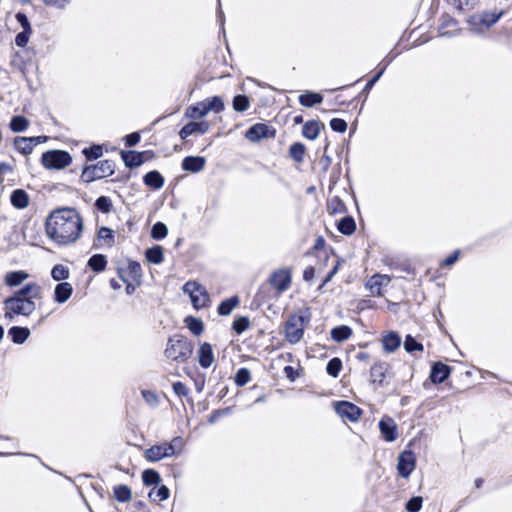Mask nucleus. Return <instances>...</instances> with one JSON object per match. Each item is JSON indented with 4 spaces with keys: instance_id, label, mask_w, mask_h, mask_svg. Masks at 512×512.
<instances>
[{
    "instance_id": "f257e3e1",
    "label": "nucleus",
    "mask_w": 512,
    "mask_h": 512,
    "mask_svg": "<svg viewBox=\"0 0 512 512\" xmlns=\"http://www.w3.org/2000/svg\"><path fill=\"white\" fill-rule=\"evenodd\" d=\"M47 236L58 245L75 243L83 231V220L74 208H59L46 219Z\"/></svg>"
},
{
    "instance_id": "f03ea898",
    "label": "nucleus",
    "mask_w": 512,
    "mask_h": 512,
    "mask_svg": "<svg viewBox=\"0 0 512 512\" xmlns=\"http://www.w3.org/2000/svg\"><path fill=\"white\" fill-rule=\"evenodd\" d=\"M193 353L192 343L182 335L169 337L164 351L165 356L173 361L186 362Z\"/></svg>"
},
{
    "instance_id": "7ed1b4c3",
    "label": "nucleus",
    "mask_w": 512,
    "mask_h": 512,
    "mask_svg": "<svg viewBox=\"0 0 512 512\" xmlns=\"http://www.w3.org/2000/svg\"><path fill=\"white\" fill-rule=\"evenodd\" d=\"M311 312L306 309L289 316L285 324V338L291 344L298 343L304 334L305 327L310 323Z\"/></svg>"
},
{
    "instance_id": "20e7f679",
    "label": "nucleus",
    "mask_w": 512,
    "mask_h": 512,
    "mask_svg": "<svg viewBox=\"0 0 512 512\" xmlns=\"http://www.w3.org/2000/svg\"><path fill=\"white\" fill-rule=\"evenodd\" d=\"M183 447V438L176 436L169 443L164 442L151 446L145 451L144 456L147 461L158 462L163 458L179 455L182 452Z\"/></svg>"
},
{
    "instance_id": "39448f33",
    "label": "nucleus",
    "mask_w": 512,
    "mask_h": 512,
    "mask_svg": "<svg viewBox=\"0 0 512 512\" xmlns=\"http://www.w3.org/2000/svg\"><path fill=\"white\" fill-rule=\"evenodd\" d=\"M3 305L5 310L4 317L9 320H12L15 315L28 317L36 310L34 301L13 294L4 299Z\"/></svg>"
},
{
    "instance_id": "423d86ee",
    "label": "nucleus",
    "mask_w": 512,
    "mask_h": 512,
    "mask_svg": "<svg viewBox=\"0 0 512 512\" xmlns=\"http://www.w3.org/2000/svg\"><path fill=\"white\" fill-rule=\"evenodd\" d=\"M114 169V161L105 159L96 164L85 166L81 173V179L83 182L91 183L95 180L111 176L114 173Z\"/></svg>"
},
{
    "instance_id": "0eeeda50",
    "label": "nucleus",
    "mask_w": 512,
    "mask_h": 512,
    "mask_svg": "<svg viewBox=\"0 0 512 512\" xmlns=\"http://www.w3.org/2000/svg\"><path fill=\"white\" fill-rule=\"evenodd\" d=\"M429 40L430 38L424 34H403L395 47L385 57L384 61L391 63L403 51L423 45Z\"/></svg>"
},
{
    "instance_id": "6e6552de",
    "label": "nucleus",
    "mask_w": 512,
    "mask_h": 512,
    "mask_svg": "<svg viewBox=\"0 0 512 512\" xmlns=\"http://www.w3.org/2000/svg\"><path fill=\"white\" fill-rule=\"evenodd\" d=\"M72 162L71 155L64 150H48L41 156V164L49 170H60Z\"/></svg>"
},
{
    "instance_id": "1a4fd4ad",
    "label": "nucleus",
    "mask_w": 512,
    "mask_h": 512,
    "mask_svg": "<svg viewBox=\"0 0 512 512\" xmlns=\"http://www.w3.org/2000/svg\"><path fill=\"white\" fill-rule=\"evenodd\" d=\"M502 15V11H480L471 15L468 23L471 29L483 31L491 28Z\"/></svg>"
},
{
    "instance_id": "9d476101",
    "label": "nucleus",
    "mask_w": 512,
    "mask_h": 512,
    "mask_svg": "<svg viewBox=\"0 0 512 512\" xmlns=\"http://www.w3.org/2000/svg\"><path fill=\"white\" fill-rule=\"evenodd\" d=\"M291 271L286 268L277 269L270 275L269 283L278 293L286 291L291 284Z\"/></svg>"
},
{
    "instance_id": "9b49d317",
    "label": "nucleus",
    "mask_w": 512,
    "mask_h": 512,
    "mask_svg": "<svg viewBox=\"0 0 512 512\" xmlns=\"http://www.w3.org/2000/svg\"><path fill=\"white\" fill-rule=\"evenodd\" d=\"M416 458L411 450H405L398 456L397 471L402 478H408L414 471Z\"/></svg>"
},
{
    "instance_id": "f8f14e48",
    "label": "nucleus",
    "mask_w": 512,
    "mask_h": 512,
    "mask_svg": "<svg viewBox=\"0 0 512 512\" xmlns=\"http://www.w3.org/2000/svg\"><path fill=\"white\" fill-rule=\"evenodd\" d=\"M274 137L275 130L265 123H256L245 132V138L251 142Z\"/></svg>"
},
{
    "instance_id": "ddd939ff",
    "label": "nucleus",
    "mask_w": 512,
    "mask_h": 512,
    "mask_svg": "<svg viewBox=\"0 0 512 512\" xmlns=\"http://www.w3.org/2000/svg\"><path fill=\"white\" fill-rule=\"evenodd\" d=\"M334 407L336 413L342 419H347L351 422L357 421L362 414V410L358 406L348 401H338Z\"/></svg>"
},
{
    "instance_id": "4468645a",
    "label": "nucleus",
    "mask_w": 512,
    "mask_h": 512,
    "mask_svg": "<svg viewBox=\"0 0 512 512\" xmlns=\"http://www.w3.org/2000/svg\"><path fill=\"white\" fill-rule=\"evenodd\" d=\"M378 426L380 433L386 442H393L397 439L398 428L393 418L384 416L379 421Z\"/></svg>"
},
{
    "instance_id": "2eb2a0df",
    "label": "nucleus",
    "mask_w": 512,
    "mask_h": 512,
    "mask_svg": "<svg viewBox=\"0 0 512 512\" xmlns=\"http://www.w3.org/2000/svg\"><path fill=\"white\" fill-rule=\"evenodd\" d=\"M391 278L388 275L375 274L371 276L365 284V287L369 290L373 296H383L382 288L389 285Z\"/></svg>"
},
{
    "instance_id": "dca6fc26",
    "label": "nucleus",
    "mask_w": 512,
    "mask_h": 512,
    "mask_svg": "<svg viewBox=\"0 0 512 512\" xmlns=\"http://www.w3.org/2000/svg\"><path fill=\"white\" fill-rule=\"evenodd\" d=\"M209 123L207 121H191L184 125L179 132L181 139L185 140L193 134H205L209 130Z\"/></svg>"
},
{
    "instance_id": "f3484780",
    "label": "nucleus",
    "mask_w": 512,
    "mask_h": 512,
    "mask_svg": "<svg viewBox=\"0 0 512 512\" xmlns=\"http://www.w3.org/2000/svg\"><path fill=\"white\" fill-rule=\"evenodd\" d=\"M13 295L26 298L31 301L42 299V287L35 282L25 284L13 293Z\"/></svg>"
},
{
    "instance_id": "a211bd4d",
    "label": "nucleus",
    "mask_w": 512,
    "mask_h": 512,
    "mask_svg": "<svg viewBox=\"0 0 512 512\" xmlns=\"http://www.w3.org/2000/svg\"><path fill=\"white\" fill-rule=\"evenodd\" d=\"M450 373V366L442 362H435L431 367L429 379L434 384H440L443 383L450 376Z\"/></svg>"
},
{
    "instance_id": "6ab92c4d",
    "label": "nucleus",
    "mask_w": 512,
    "mask_h": 512,
    "mask_svg": "<svg viewBox=\"0 0 512 512\" xmlns=\"http://www.w3.org/2000/svg\"><path fill=\"white\" fill-rule=\"evenodd\" d=\"M197 358L202 368L207 369L211 367L215 361L212 345L208 342L202 343L197 351Z\"/></svg>"
},
{
    "instance_id": "aec40b11",
    "label": "nucleus",
    "mask_w": 512,
    "mask_h": 512,
    "mask_svg": "<svg viewBox=\"0 0 512 512\" xmlns=\"http://www.w3.org/2000/svg\"><path fill=\"white\" fill-rule=\"evenodd\" d=\"M42 137H16L14 140L15 149L24 154L28 155L33 151V148L41 143Z\"/></svg>"
},
{
    "instance_id": "412c9836",
    "label": "nucleus",
    "mask_w": 512,
    "mask_h": 512,
    "mask_svg": "<svg viewBox=\"0 0 512 512\" xmlns=\"http://www.w3.org/2000/svg\"><path fill=\"white\" fill-rule=\"evenodd\" d=\"M390 365L384 361H377L370 369L371 382L382 386Z\"/></svg>"
},
{
    "instance_id": "4be33fe9",
    "label": "nucleus",
    "mask_w": 512,
    "mask_h": 512,
    "mask_svg": "<svg viewBox=\"0 0 512 512\" xmlns=\"http://www.w3.org/2000/svg\"><path fill=\"white\" fill-rule=\"evenodd\" d=\"M206 159L203 156H187L182 160L181 167L184 171L198 173L205 167Z\"/></svg>"
},
{
    "instance_id": "5701e85b",
    "label": "nucleus",
    "mask_w": 512,
    "mask_h": 512,
    "mask_svg": "<svg viewBox=\"0 0 512 512\" xmlns=\"http://www.w3.org/2000/svg\"><path fill=\"white\" fill-rule=\"evenodd\" d=\"M121 158L126 167L133 169L144 163V153L134 150L122 151Z\"/></svg>"
},
{
    "instance_id": "b1692460",
    "label": "nucleus",
    "mask_w": 512,
    "mask_h": 512,
    "mask_svg": "<svg viewBox=\"0 0 512 512\" xmlns=\"http://www.w3.org/2000/svg\"><path fill=\"white\" fill-rule=\"evenodd\" d=\"M73 287L68 282H60L54 288V301L58 304H63L72 296Z\"/></svg>"
},
{
    "instance_id": "393cba45",
    "label": "nucleus",
    "mask_w": 512,
    "mask_h": 512,
    "mask_svg": "<svg viewBox=\"0 0 512 512\" xmlns=\"http://www.w3.org/2000/svg\"><path fill=\"white\" fill-rule=\"evenodd\" d=\"M401 337L395 331H389L382 338V346L385 352L393 353L401 345Z\"/></svg>"
},
{
    "instance_id": "a878e982",
    "label": "nucleus",
    "mask_w": 512,
    "mask_h": 512,
    "mask_svg": "<svg viewBox=\"0 0 512 512\" xmlns=\"http://www.w3.org/2000/svg\"><path fill=\"white\" fill-rule=\"evenodd\" d=\"M30 334L28 327L12 326L8 329V336L11 338V341L18 345L25 343Z\"/></svg>"
},
{
    "instance_id": "bb28decb",
    "label": "nucleus",
    "mask_w": 512,
    "mask_h": 512,
    "mask_svg": "<svg viewBox=\"0 0 512 512\" xmlns=\"http://www.w3.org/2000/svg\"><path fill=\"white\" fill-rule=\"evenodd\" d=\"M324 127V124L318 120H309L303 125L302 135L309 140H315Z\"/></svg>"
},
{
    "instance_id": "cd10ccee",
    "label": "nucleus",
    "mask_w": 512,
    "mask_h": 512,
    "mask_svg": "<svg viewBox=\"0 0 512 512\" xmlns=\"http://www.w3.org/2000/svg\"><path fill=\"white\" fill-rule=\"evenodd\" d=\"M143 182L147 187L158 190L164 186L165 179L157 170H152L143 176Z\"/></svg>"
},
{
    "instance_id": "c85d7f7f",
    "label": "nucleus",
    "mask_w": 512,
    "mask_h": 512,
    "mask_svg": "<svg viewBox=\"0 0 512 512\" xmlns=\"http://www.w3.org/2000/svg\"><path fill=\"white\" fill-rule=\"evenodd\" d=\"M323 102V96L320 93L306 91L299 96V103L304 107H313Z\"/></svg>"
},
{
    "instance_id": "c756f323",
    "label": "nucleus",
    "mask_w": 512,
    "mask_h": 512,
    "mask_svg": "<svg viewBox=\"0 0 512 512\" xmlns=\"http://www.w3.org/2000/svg\"><path fill=\"white\" fill-rule=\"evenodd\" d=\"M10 200L11 204L18 209H24L29 204V196L23 189L14 190Z\"/></svg>"
},
{
    "instance_id": "7c9ffc66",
    "label": "nucleus",
    "mask_w": 512,
    "mask_h": 512,
    "mask_svg": "<svg viewBox=\"0 0 512 512\" xmlns=\"http://www.w3.org/2000/svg\"><path fill=\"white\" fill-rule=\"evenodd\" d=\"M240 304L238 296H232L228 299L221 301L218 305L217 312L221 316H228L234 308Z\"/></svg>"
},
{
    "instance_id": "2f4dec72",
    "label": "nucleus",
    "mask_w": 512,
    "mask_h": 512,
    "mask_svg": "<svg viewBox=\"0 0 512 512\" xmlns=\"http://www.w3.org/2000/svg\"><path fill=\"white\" fill-rule=\"evenodd\" d=\"M87 266L96 273L103 272L107 266L106 256L103 254L92 255L87 262Z\"/></svg>"
},
{
    "instance_id": "473e14b6",
    "label": "nucleus",
    "mask_w": 512,
    "mask_h": 512,
    "mask_svg": "<svg viewBox=\"0 0 512 512\" xmlns=\"http://www.w3.org/2000/svg\"><path fill=\"white\" fill-rule=\"evenodd\" d=\"M338 231L346 236L353 234L356 230V223L352 216H345L341 218L337 224Z\"/></svg>"
},
{
    "instance_id": "72a5a7b5",
    "label": "nucleus",
    "mask_w": 512,
    "mask_h": 512,
    "mask_svg": "<svg viewBox=\"0 0 512 512\" xmlns=\"http://www.w3.org/2000/svg\"><path fill=\"white\" fill-rule=\"evenodd\" d=\"M145 256L149 263L160 264L164 260V250L161 246L155 245L146 250Z\"/></svg>"
},
{
    "instance_id": "f704fd0d",
    "label": "nucleus",
    "mask_w": 512,
    "mask_h": 512,
    "mask_svg": "<svg viewBox=\"0 0 512 512\" xmlns=\"http://www.w3.org/2000/svg\"><path fill=\"white\" fill-rule=\"evenodd\" d=\"M28 273L25 271H12L6 274L5 284L9 287L19 286L23 281L28 278Z\"/></svg>"
},
{
    "instance_id": "c9c22d12",
    "label": "nucleus",
    "mask_w": 512,
    "mask_h": 512,
    "mask_svg": "<svg viewBox=\"0 0 512 512\" xmlns=\"http://www.w3.org/2000/svg\"><path fill=\"white\" fill-rule=\"evenodd\" d=\"M331 338L335 342H343L347 340L352 335V329L347 325H340L334 327L331 332Z\"/></svg>"
},
{
    "instance_id": "e433bc0d",
    "label": "nucleus",
    "mask_w": 512,
    "mask_h": 512,
    "mask_svg": "<svg viewBox=\"0 0 512 512\" xmlns=\"http://www.w3.org/2000/svg\"><path fill=\"white\" fill-rule=\"evenodd\" d=\"M203 105H205V108L207 112H215L220 113L224 110V102L223 99L219 96H213L210 98H206L202 101Z\"/></svg>"
},
{
    "instance_id": "4c0bfd02",
    "label": "nucleus",
    "mask_w": 512,
    "mask_h": 512,
    "mask_svg": "<svg viewBox=\"0 0 512 512\" xmlns=\"http://www.w3.org/2000/svg\"><path fill=\"white\" fill-rule=\"evenodd\" d=\"M208 114L205 105H203L202 101L198 102L195 105H191L186 109L185 116L190 119H200Z\"/></svg>"
},
{
    "instance_id": "58836bf2",
    "label": "nucleus",
    "mask_w": 512,
    "mask_h": 512,
    "mask_svg": "<svg viewBox=\"0 0 512 512\" xmlns=\"http://www.w3.org/2000/svg\"><path fill=\"white\" fill-rule=\"evenodd\" d=\"M114 498L121 503H125L131 500L132 492L131 489L124 484L117 485L113 488Z\"/></svg>"
},
{
    "instance_id": "ea45409f",
    "label": "nucleus",
    "mask_w": 512,
    "mask_h": 512,
    "mask_svg": "<svg viewBox=\"0 0 512 512\" xmlns=\"http://www.w3.org/2000/svg\"><path fill=\"white\" fill-rule=\"evenodd\" d=\"M29 126V121L21 115L13 116L10 120L9 127L13 132L19 133L25 131Z\"/></svg>"
},
{
    "instance_id": "a19ab883",
    "label": "nucleus",
    "mask_w": 512,
    "mask_h": 512,
    "mask_svg": "<svg viewBox=\"0 0 512 512\" xmlns=\"http://www.w3.org/2000/svg\"><path fill=\"white\" fill-rule=\"evenodd\" d=\"M305 151L306 148L303 143L295 142L290 146L289 155L294 161L301 163L304 160Z\"/></svg>"
},
{
    "instance_id": "79ce46f5",
    "label": "nucleus",
    "mask_w": 512,
    "mask_h": 512,
    "mask_svg": "<svg viewBox=\"0 0 512 512\" xmlns=\"http://www.w3.org/2000/svg\"><path fill=\"white\" fill-rule=\"evenodd\" d=\"M390 63H388L386 61V63L378 69V71L376 72V74L366 83V85L364 86L363 90L361 91L360 95H363L365 96V98L368 96L370 90L373 88V86L377 83V81L382 77V75L384 74L387 66L389 65Z\"/></svg>"
},
{
    "instance_id": "37998d69",
    "label": "nucleus",
    "mask_w": 512,
    "mask_h": 512,
    "mask_svg": "<svg viewBox=\"0 0 512 512\" xmlns=\"http://www.w3.org/2000/svg\"><path fill=\"white\" fill-rule=\"evenodd\" d=\"M142 481L145 486L158 485L161 481V477L156 470L146 469L142 473Z\"/></svg>"
},
{
    "instance_id": "c03bdc74",
    "label": "nucleus",
    "mask_w": 512,
    "mask_h": 512,
    "mask_svg": "<svg viewBox=\"0 0 512 512\" xmlns=\"http://www.w3.org/2000/svg\"><path fill=\"white\" fill-rule=\"evenodd\" d=\"M188 329L196 336L200 335L204 330V324L201 319L188 316L185 318Z\"/></svg>"
},
{
    "instance_id": "a18cd8bd",
    "label": "nucleus",
    "mask_w": 512,
    "mask_h": 512,
    "mask_svg": "<svg viewBox=\"0 0 512 512\" xmlns=\"http://www.w3.org/2000/svg\"><path fill=\"white\" fill-rule=\"evenodd\" d=\"M70 276V272L68 267L62 264H56L51 269V277L55 281H63L68 279Z\"/></svg>"
},
{
    "instance_id": "49530a36",
    "label": "nucleus",
    "mask_w": 512,
    "mask_h": 512,
    "mask_svg": "<svg viewBox=\"0 0 512 512\" xmlns=\"http://www.w3.org/2000/svg\"><path fill=\"white\" fill-rule=\"evenodd\" d=\"M82 153L87 161H93L99 159L103 155V148L99 144H93L90 147L84 148Z\"/></svg>"
},
{
    "instance_id": "de8ad7c7",
    "label": "nucleus",
    "mask_w": 512,
    "mask_h": 512,
    "mask_svg": "<svg viewBox=\"0 0 512 512\" xmlns=\"http://www.w3.org/2000/svg\"><path fill=\"white\" fill-rule=\"evenodd\" d=\"M404 349L407 353H414L416 351L422 352L424 347L423 344L418 342L412 335L408 334L404 340Z\"/></svg>"
},
{
    "instance_id": "09e8293b",
    "label": "nucleus",
    "mask_w": 512,
    "mask_h": 512,
    "mask_svg": "<svg viewBox=\"0 0 512 512\" xmlns=\"http://www.w3.org/2000/svg\"><path fill=\"white\" fill-rule=\"evenodd\" d=\"M233 109L237 112H244L250 106L249 97L244 94H238L233 98Z\"/></svg>"
},
{
    "instance_id": "8fccbe9b",
    "label": "nucleus",
    "mask_w": 512,
    "mask_h": 512,
    "mask_svg": "<svg viewBox=\"0 0 512 512\" xmlns=\"http://www.w3.org/2000/svg\"><path fill=\"white\" fill-rule=\"evenodd\" d=\"M327 209L331 214L344 213L346 212V205L338 196H335L328 201Z\"/></svg>"
},
{
    "instance_id": "3c124183",
    "label": "nucleus",
    "mask_w": 512,
    "mask_h": 512,
    "mask_svg": "<svg viewBox=\"0 0 512 512\" xmlns=\"http://www.w3.org/2000/svg\"><path fill=\"white\" fill-rule=\"evenodd\" d=\"M127 271L129 277L137 282L138 284L141 282L142 277V268L139 262L130 260L127 266Z\"/></svg>"
},
{
    "instance_id": "603ef678",
    "label": "nucleus",
    "mask_w": 512,
    "mask_h": 512,
    "mask_svg": "<svg viewBox=\"0 0 512 512\" xmlns=\"http://www.w3.org/2000/svg\"><path fill=\"white\" fill-rule=\"evenodd\" d=\"M97 238L104 241L109 247H112L115 242L114 231L104 226L99 228Z\"/></svg>"
},
{
    "instance_id": "864d4df0",
    "label": "nucleus",
    "mask_w": 512,
    "mask_h": 512,
    "mask_svg": "<svg viewBox=\"0 0 512 512\" xmlns=\"http://www.w3.org/2000/svg\"><path fill=\"white\" fill-rule=\"evenodd\" d=\"M168 234V228L165 223L163 222H156L151 229V237L154 240H162L164 239Z\"/></svg>"
},
{
    "instance_id": "5fc2aeb1",
    "label": "nucleus",
    "mask_w": 512,
    "mask_h": 512,
    "mask_svg": "<svg viewBox=\"0 0 512 512\" xmlns=\"http://www.w3.org/2000/svg\"><path fill=\"white\" fill-rule=\"evenodd\" d=\"M95 207L102 213L108 214L113 209L112 200L108 196H100L95 201Z\"/></svg>"
},
{
    "instance_id": "6e6d98bb",
    "label": "nucleus",
    "mask_w": 512,
    "mask_h": 512,
    "mask_svg": "<svg viewBox=\"0 0 512 512\" xmlns=\"http://www.w3.org/2000/svg\"><path fill=\"white\" fill-rule=\"evenodd\" d=\"M341 369L342 361L337 357L330 359L326 365L327 374L334 378H336L339 375Z\"/></svg>"
},
{
    "instance_id": "4d7b16f0",
    "label": "nucleus",
    "mask_w": 512,
    "mask_h": 512,
    "mask_svg": "<svg viewBox=\"0 0 512 512\" xmlns=\"http://www.w3.org/2000/svg\"><path fill=\"white\" fill-rule=\"evenodd\" d=\"M250 326V320L247 316H239L237 317L232 324V329L237 334H242L244 331H246Z\"/></svg>"
},
{
    "instance_id": "13d9d810",
    "label": "nucleus",
    "mask_w": 512,
    "mask_h": 512,
    "mask_svg": "<svg viewBox=\"0 0 512 512\" xmlns=\"http://www.w3.org/2000/svg\"><path fill=\"white\" fill-rule=\"evenodd\" d=\"M251 379L250 371L247 368H240L235 374L234 381L239 387L246 385Z\"/></svg>"
},
{
    "instance_id": "bf43d9fd",
    "label": "nucleus",
    "mask_w": 512,
    "mask_h": 512,
    "mask_svg": "<svg viewBox=\"0 0 512 512\" xmlns=\"http://www.w3.org/2000/svg\"><path fill=\"white\" fill-rule=\"evenodd\" d=\"M190 298L193 306L196 309L207 306V303L209 302V295L206 290L203 295H200L199 292H195L192 296H190Z\"/></svg>"
},
{
    "instance_id": "052dcab7",
    "label": "nucleus",
    "mask_w": 512,
    "mask_h": 512,
    "mask_svg": "<svg viewBox=\"0 0 512 512\" xmlns=\"http://www.w3.org/2000/svg\"><path fill=\"white\" fill-rule=\"evenodd\" d=\"M183 292L192 296L195 292H199L200 295L205 293V288L195 281H188L183 286Z\"/></svg>"
},
{
    "instance_id": "680f3d73",
    "label": "nucleus",
    "mask_w": 512,
    "mask_h": 512,
    "mask_svg": "<svg viewBox=\"0 0 512 512\" xmlns=\"http://www.w3.org/2000/svg\"><path fill=\"white\" fill-rule=\"evenodd\" d=\"M422 504L423 498L421 496H413L407 501L405 509L407 512H418L421 510Z\"/></svg>"
},
{
    "instance_id": "e2e57ef3",
    "label": "nucleus",
    "mask_w": 512,
    "mask_h": 512,
    "mask_svg": "<svg viewBox=\"0 0 512 512\" xmlns=\"http://www.w3.org/2000/svg\"><path fill=\"white\" fill-rule=\"evenodd\" d=\"M142 397L145 402L151 407H157L159 405V397L158 395L151 390H142Z\"/></svg>"
},
{
    "instance_id": "0e129e2a",
    "label": "nucleus",
    "mask_w": 512,
    "mask_h": 512,
    "mask_svg": "<svg viewBox=\"0 0 512 512\" xmlns=\"http://www.w3.org/2000/svg\"><path fill=\"white\" fill-rule=\"evenodd\" d=\"M330 127L335 132L344 133L347 130V122L341 118H333L330 120Z\"/></svg>"
},
{
    "instance_id": "69168bd1",
    "label": "nucleus",
    "mask_w": 512,
    "mask_h": 512,
    "mask_svg": "<svg viewBox=\"0 0 512 512\" xmlns=\"http://www.w3.org/2000/svg\"><path fill=\"white\" fill-rule=\"evenodd\" d=\"M172 387L178 397H186L189 394V388L182 382H175Z\"/></svg>"
},
{
    "instance_id": "338daca9",
    "label": "nucleus",
    "mask_w": 512,
    "mask_h": 512,
    "mask_svg": "<svg viewBox=\"0 0 512 512\" xmlns=\"http://www.w3.org/2000/svg\"><path fill=\"white\" fill-rule=\"evenodd\" d=\"M460 254H461V251L459 249L455 250L452 254H450L448 257H446L442 261L441 266H446V267L452 266L453 264H455L458 261Z\"/></svg>"
},
{
    "instance_id": "774afa93",
    "label": "nucleus",
    "mask_w": 512,
    "mask_h": 512,
    "mask_svg": "<svg viewBox=\"0 0 512 512\" xmlns=\"http://www.w3.org/2000/svg\"><path fill=\"white\" fill-rule=\"evenodd\" d=\"M140 133L139 132H132L128 135L125 136L124 140H125V145L127 147H133L135 146L136 144L139 143L140 141Z\"/></svg>"
}]
</instances>
